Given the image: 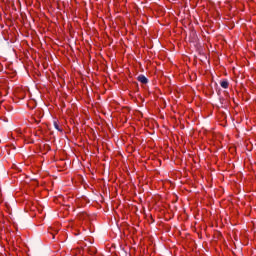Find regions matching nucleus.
<instances>
[{
	"mask_svg": "<svg viewBox=\"0 0 256 256\" xmlns=\"http://www.w3.org/2000/svg\"><path fill=\"white\" fill-rule=\"evenodd\" d=\"M86 251L90 253V255H95L97 253V249L95 247L87 248Z\"/></svg>",
	"mask_w": 256,
	"mask_h": 256,
	"instance_id": "f257e3e1",
	"label": "nucleus"
},
{
	"mask_svg": "<svg viewBox=\"0 0 256 256\" xmlns=\"http://www.w3.org/2000/svg\"><path fill=\"white\" fill-rule=\"evenodd\" d=\"M138 81H140V83H143L144 85H146L147 77L140 75V76H138Z\"/></svg>",
	"mask_w": 256,
	"mask_h": 256,
	"instance_id": "f03ea898",
	"label": "nucleus"
},
{
	"mask_svg": "<svg viewBox=\"0 0 256 256\" xmlns=\"http://www.w3.org/2000/svg\"><path fill=\"white\" fill-rule=\"evenodd\" d=\"M220 85H221V87H223V89H227V87H229V82H227V81H222V82L220 83Z\"/></svg>",
	"mask_w": 256,
	"mask_h": 256,
	"instance_id": "7ed1b4c3",
	"label": "nucleus"
},
{
	"mask_svg": "<svg viewBox=\"0 0 256 256\" xmlns=\"http://www.w3.org/2000/svg\"><path fill=\"white\" fill-rule=\"evenodd\" d=\"M54 127L55 129H57V131H61V129L59 128V124H57V122H54Z\"/></svg>",
	"mask_w": 256,
	"mask_h": 256,
	"instance_id": "20e7f679",
	"label": "nucleus"
}]
</instances>
